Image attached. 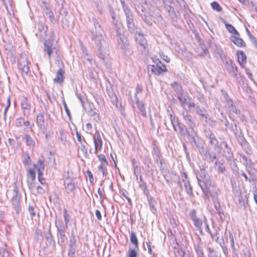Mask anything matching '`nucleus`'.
Listing matches in <instances>:
<instances>
[{"mask_svg":"<svg viewBox=\"0 0 257 257\" xmlns=\"http://www.w3.org/2000/svg\"><path fill=\"white\" fill-rule=\"evenodd\" d=\"M152 60L154 64L151 65V71L155 75H160L167 72V68L161 61L156 56L152 58Z\"/></svg>","mask_w":257,"mask_h":257,"instance_id":"f257e3e1","label":"nucleus"},{"mask_svg":"<svg viewBox=\"0 0 257 257\" xmlns=\"http://www.w3.org/2000/svg\"><path fill=\"white\" fill-rule=\"evenodd\" d=\"M178 99L183 107H185L186 105H188L189 109L195 107V103L192 101L191 98L187 92L181 93L178 96Z\"/></svg>","mask_w":257,"mask_h":257,"instance_id":"f03ea898","label":"nucleus"},{"mask_svg":"<svg viewBox=\"0 0 257 257\" xmlns=\"http://www.w3.org/2000/svg\"><path fill=\"white\" fill-rule=\"evenodd\" d=\"M58 63L61 67L57 71L56 77L54 79V82L58 84L63 83L64 79L65 70L63 62L61 60H58Z\"/></svg>","mask_w":257,"mask_h":257,"instance_id":"7ed1b4c3","label":"nucleus"},{"mask_svg":"<svg viewBox=\"0 0 257 257\" xmlns=\"http://www.w3.org/2000/svg\"><path fill=\"white\" fill-rule=\"evenodd\" d=\"M18 67L22 72L27 75L29 71L30 68L28 59L26 57H21L18 61Z\"/></svg>","mask_w":257,"mask_h":257,"instance_id":"20e7f679","label":"nucleus"},{"mask_svg":"<svg viewBox=\"0 0 257 257\" xmlns=\"http://www.w3.org/2000/svg\"><path fill=\"white\" fill-rule=\"evenodd\" d=\"M237 57V62L240 66L244 68L247 62V57L245 53L241 50H238L236 52Z\"/></svg>","mask_w":257,"mask_h":257,"instance_id":"39448f33","label":"nucleus"},{"mask_svg":"<svg viewBox=\"0 0 257 257\" xmlns=\"http://www.w3.org/2000/svg\"><path fill=\"white\" fill-rule=\"evenodd\" d=\"M94 143L95 146L94 153L97 154L98 152L101 151L102 147V140L99 133L94 137Z\"/></svg>","mask_w":257,"mask_h":257,"instance_id":"423d86ee","label":"nucleus"},{"mask_svg":"<svg viewBox=\"0 0 257 257\" xmlns=\"http://www.w3.org/2000/svg\"><path fill=\"white\" fill-rule=\"evenodd\" d=\"M239 35H233L231 36L230 40L236 46L238 47H245L246 44L245 42L240 38Z\"/></svg>","mask_w":257,"mask_h":257,"instance_id":"0eeeda50","label":"nucleus"},{"mask_svg":"<svg viewBox=\"0 0 257 257\" xmlns=\"http://www.w3.org/2000/svg\"><path fill=\"white\" fill-rule=\"evenodd\" d=\"M30 125V122L25 120L23 117L17 118L15 120V125L17 127H21L23 126H29Z\"/></svg>","mask_w":257,"mask_h":257,"instance_id":"6e6552de","label":"nucleus"},{"mask_svg":"<svg viewBox=\"0 0 257 257\" xmlns=\"http://www.w3.org/2000/svg\"><path fill=\"white\" fill-rule=\"evenodd\" d=\"M223 22L225 26L226 30L231 34L233 35H239V33L235 29V28L231 24L227 23L225 21Z\"/></svg>","mask_w":257,"mask_h":257,"instance_id":"1a4fd4ad","label":"nucleus"},{"mask_svg":"<svg viewBox=\"0 0 257 257\" xmlns=\"http://www.w3.org/2000/svg\"><path fill=\"white\" fill-rule=\"evenodd\" d=\"M36 122L38 126L40 127H44L45 121L44 114L43 113H40L37 114L36 117Z\"/></svg>","mask_w":257,"mask_h":257,"instance_id":"9d476101","label":"nucleus"},{"mask_svg":"<svg viewBox=\"0 0 257 257\" xmlns=\"http://www.w3.org/2000/svg\"><path fill=\"white\" fill-rule=\"evenodd\" d=\"M136 103L138 108L140 110L142 115L144 116H146V111L144 103L143 102L140 101L138 98L136 99Z\"/></svg>","mask_w":257,"mask_h":257,"instance_id":"9b49d317","label":"nucleus"},{"mask_svg":"<svg viewBox=\"0 0 257 257\" xmlns=\"http://www.w3.org/2000/svg\"><path fill=\"white\" fill-rule=\"evenodd\" d=\"M130 240L131 242L134 245L135 248L138 249H139V241L136 236V233L132 231L130 234Z\"/></svg>","mask_w":257,"mask_h":257,"instance_id":"f8f14e48","label":"nucleus"},{"mask_svg":"<svg viewBox=\"0 0 257 257\" xmlns=\"http://www.w3.org/2000/svg\"><path fill=\"white\" fill-rule=\"evenodd\" d=\"M44 51L47 52L48 55V58L50 59L51 57V54L53 53V48L52 44L47 43V41H45V42L44 43Z\"/></svg>","mask_w":257,"mask_h":257,"instance_id":"ddd939ff","label":"nucleus"},{"mask_svg":"<svg viewBox=\"0 0 257 257\" xmlns=\"http://www.w3.org/2000/svg\"><path fill=\"white\" fill-rule=\"evenodd\" d=\"M25 139L27 145L30 148L33 149L35 147V143L32 137L30 135L26 134L25 135Z\"/></svg>","mask_w":257,"mask_h":257,"instance_id":"4468645a","label":"nucleus"},{"mask_svg":"<svg viewBox=\"0 0 257 257\" xmlns=\"http://www.w3.org/2000/svg\"><path fill=\"white\" fill-rule=\"evenodd\" d=\"M194 222L195 226L197 227V228L199 230L201 234H202V221L200 219L198 218L196 216H194L192 218Z\"/></svg>","mask_w":257,"mask_h":257,"instance_id":"2eb2a0df","label":"nucleus"},{"mask_svg":"<svg viewBox=\"0 0 257 257\" xmlns=\"http://www.w3.org/2000/svg\"><path fill=\"white\" fill-rule=\"evenodd\" d=\"M184 187L185 188V190L187 194L190 196H193V193L192 187L191 186L190 183L189 181H184Z\"/></svg>","mask_w":257,"mask_h":257,"instance_id":"dca6fc26","label":"nucleus"},{"mask_svg":"<svg viewBox=\"0 0 257 257\" xmlns=\"http://www.w3.org/2000/svg\"><path fill=\"white\" fill-rule=\"evenodd\" d=\"M87 144H81L80 151L82 153L83 155L85 158H88L89 155L87 151V148L86 147Z\"/></svg>","mask_w":257,"mask_h":257,"instance_id":"f3484780","label":"nucleus"},{"mask_svg":"<svg viewBox=\"0 0 257 257\" xmlns=\"http://www.w3.org/2000/svg\"><path fill=\"white\" fill-rule=\"evenodd\" d=\"M106 166L105 164H100L98 167V170L102 172L103 177L106 176L108 174Z\"/></svg>","mask_w":257,"mask_h":257,"instance_id":"a211bd4d","label":"nucleus"},{"mask_svg":"<svg viewBox=\"0 0 257 257\" xmlns=\"http://www.w3.org/2000/svg\"><path fill=\"white\" fill-rule=\"evenodd\" d=\"M27 176L30 178L31 180L33 181L36 178V172L35 168L29 169L27 172Z\"/></svg>","mask_w":257,"mask_h":257,"instance_id":"6ab92c4d","label":"nucleus"},{"mask_svg":"<svg viewBox=\"0 0 257 257\" xmlns=\"http://www.w3.org/2000/svg\"><path fill=\"white\" fill-rule=\"evenodd\" d=\"M211 6L213 10L220 12L222 11V8L220 5L216 2H213L211 3Z\"/></svg>","mask_w":257,"mask_h":257,"instance_id":"aec40b11","label":"nucleus"},{"mask_svg":"<svg viewBox=\"0 0 257 257\" xmlns=\"http://www.w3.org/2000/svg\"><path fill=\"white\" fill-rule=\"evenodd\" d=\"M97 158L100 162V164H105L106 166L109 165L108 162L104 154H101L97 155Z\"/></svg>","mask_w":257,"mask_h":257,"instance_id":"412c9836","label":"nucleus"},{"mask_svg":"<svg viewBox=\"0 0 257 257\" xmlns=\"http://www.w3.org/2000/svg\"><path fill=\"white\" fill-rule=\"evenodd\" d=\"M75 185L74 183H68L65 187L66 191L67 193H69L72 192L75 189Z\"/></svg>","mask_w":257,"mask_h":257,"instance_id":"4be33fe9","label":"nucleus"},{"mask_svg":"<svg viewBox=\"0 0 257 257\" xmlns=\"http://www.w3.org/2000/svg\"><path fill=\"white\" fill-rule=\"evenodd\" d=\"M76 136L77 140L80 144V145L83 144H86L85 139L83 137H82L81 135L77 131L76 132Z\"/></svg>","mask_w":257,"mask_h":257,"instance_id":"5701e85b","label":"nucleus"},{"mask_svg":"<svg viewBox=\"0 0 257 257\" xmlns=\"http://www.w3.org/2000/svg\"><path fill=\"white\" fill-rule=\"evenodd\" d=\"M38 180H39V182L42 185L45 184L46 180H45V178L43 177V174H42V171H40V169H38Z\"/></svg>","mask_w":257,"mask_h":257,"instance_id":"b1692460","label":"nucleus"},{"mask_svg":"<svg viewBox=\"0 0 257 257\" xmlns=\"http://www.w3.org/2000/svg\"><path fill=\"white\" fill-rule=\"evenodd\" d=\"M31 162V159L30 158V156L28 155V154H26L24 155V160L23 161V164L25 165H27L29 164Z\"/></svg>","mask_w":257,"mask_h":257,"instance_id":"393cba45","label":"nucleus"},{"mask_svg":"<svg viewBox=\"0 0 257 257\" xmlns=\"http://www.w3.org/2000/svg\"><path fill=\"white\" fill-rule=\"evenodd\" d=\"M28 210L32 218L36 216V213L35 210V208L33 206H29L28 207Z\"/></svg>","mask_w":257,"mask_h":257,"instance_id":"a878e982","label":"nucleus"},{"mask_svg":"<svg viewBox=\"0 0 257 257\" xmlns=\"http://www.w3.org/2000/svg\"><path fill=\"white\" fill-rule=\"evenodd\" d=\"M86 174H87V175L88 176L89 182L91 183H93L94 182V179L93 176L91 172L88 170L86 171Z\"/></svg>","mask_w":257,"mask_h":257,"instance_id":"bb28decb","label":"nucleus"},{"mask_svg":"<svg viewBox=\"0 0 257 257\" xmlns=\"http://www.w3.org/2000/svg\"><path fill=\"white\" fill-rule=\"evenodd\" d=\"M37 163L40 167L39 169L40 171H41V170H44L45 168L44 161L42 159H39Z\"/></svg>","mask_w":257,"mask_h":257,"instance_id":"cd10ccee","label":"nucleus"},{"mask_svg":"<svg viewBox=\"0 0 257 257\" xmlns=\"http://www.w3.org/2000/svg\"><path fill=\"white\" fill-rule=\"evenodd\" d=\"M204 111H205V109H202L199 108V107H197V113H198L199 115H200L202 117H204L205 118H207V116H206V115L205 114H204Z\"/></svg>","mask_w":257,"mask_h":257,"instance_id":"c85d7f7f","label":"nucleus"},{"mask_svg":"<svg viewBox=\"0 0 257 257\" xmlns=\"http://www.w3.org/2000/svg\"><path fill=\"white\" fill-rule=\"evenodd\" d=\"M171 121L173 126H174L175 124H179L178 118L175 116L173 117L172 115H171Z\"/></svg>","mask_w":257,"mask_h":257,"instance_id":"c756f323","label":"nucleus"},{"mask_svg":"<svg viewBox=\"0 0 257 257\" xmlns=\"http://www.w3.org/2000/svg\"><path fill=\"white\" fill-rule=\"evenodd\" d=\"M196 253L197 254V257H205L202 249L198 248L196 249Z\"/></svg>","mask_w":257,"mask_h":257,"instance_id":"7c9ffc66","label":"nucleus"},{"mask_svg":"<svg viewBox=\"0 0 257 257\" xmlns=\"http://www.w3.org/2000/svg\"><path fill=\"white\" fill-rule=\"evenodd\" d=\"M184 118L185 119V120L187 121L188 122L193 123L192 116L190 114H186L185 115H184Z\"/></svg>","mask_w":257,"mask_h":257,"instance_id":"2f4dec72","label":"nucleus"},{"mask_svg":"<svg viewBox=\"0 0 257 257\" xmlns=\"http://www.w3.org/2000/svg\"><path fill=\"white\" fill-rule=\"evenodd\" d=\"M63 212H64V219H65V221L67 222L69 221L68 217H69V215L68 214L66 208L64 209Z\"/></svg>","mask_w":257,"mask_h":257,"instance_id":"473e14b6","label":"nucleus"},{"mask_svg":"<svg viewBox=\"0 0 257 257\" xmlns=\"http://www.w3.org/2000/svg\"><path fill=\"white\" fill-rule=\"evenodd\" d=\"M44 190L43 189V188L40 186H37V193L38 194H44Z\"/></svg>","mask_w":257,"mask_h":257,"instance_id":"72a5a7b5","label":"nucleus"},{"mask_svg":"<svg viewBox=\"0 0 257 257\" xmlns=\"http://www.w3.org/2000/svg\"><path fill=\"white\" fill-rule=\"evenodd\" d=\"M95 215L98 220H101L102 219L101 212L99 210H96L95 211Z\"/></svg>","mask_w":257,"mask_h":257,"instance_id":"f704fd0d","label":"nucleus"},{"mask_svg":"<svg viewBox=\"0 0 257 257\" xmlns=\"http://www.w3.org/2000/svg\"><path fill=\"white\" fill-rule=\"evenodd\" d=\"M10 104H11L10 98V97H9L8 98V104H7V105L6 107L5 108V111H4V115L5 116H6L7 112L8 111V109L9 107L10 106Z\"/></svg>","mask_w":257,"mask_h":257,"instance_id":"c9c22d12","label":"nucleus"},{"mask_svg":"<svg viewBox=\"0 0 257 257\" xmlns=\"http://www.w3.org/2000/svg\"><path fill=\"white\" fill-rule=\"evenodd\" d=\"M225 171V167L221 164L220 166L218 168V171L219 172L223 173Z\"/></svg>","mask_w":257,"mask_h":257,"instance_id":"e433bc0d","label":"nucleus"},{"mask_svg":"<svg viewBox=\"0 0 257 257\" xmlns=\"http://www.w3.org/2000/svg\"><path fill=\"white\" fill-rule=\"evenodd\" d=\"M207 250L208 251V255H213L214 254V253H216L214 249L211 248V247H208L207 248Z\"/></svg>","mask_w":257,"mask_h":257,"instance_id":"4c0bfd02","label":"nucleus"},{"mask_svg":"<svg viewBox=\"0 0 257 257\" xmlns=\"http://www.w3.org/2000/svg\"><path fill=\"white\" fill-rule=\"evenodd\" d=\"M163 59L167 63L170 62V58L168 56L164 55Z\"/></svg>","mask_w":257,"mask_h":257,"instance_id":"58836bf2","label":"nucleus"},{"mask_svg":"<svg viewBox=\"0 0 257 257\" xmlns=\"http://www.w3.org/2000/svg\"><path fill=\"white\" fill-rule=\"evenodd\" d=\"M206 231L210 234L212 237H213V235L212 234V232L209 228V225L207 224L206 225Z\"/></svg>","mask_w":257,"mask_h":257,"instance_id":"ea45409f","label":"nucleus"},{"mask_svg":"<svg viewBox=\"0 0 257 257\" xmlns=\"http://www.w3.org/2000/svg\"><path fill=\"white\" fill-rule=\"evenodd\" d=\"M75 252V248H71L69 251L68 255H73V254H74Z\"/></svg>","mask_w":257,"mask_h":257,"instance_id":"a19ab883","label":"nucleus"},{"mask_svg":"<svg viewBox=\"0 0 257 257\" xmlns=\"http://www.w3.org/2000/svg\"><path fill=\"white\" fill-rule=\"evenodd\" d=\"M208 257H221V255L217 253H214L213 255H209Z\"/></svg>","mask_w":257,"mask_h":257,"instance_id":"79ce46f5","label":"nucleus"},{"mask_svg":"<svg viewBox=\"0 0 257 257\" xmlns=\"http://www.w3.org/2000/svg\"><path fill=\"white\" fill-rule=\"evenodd\" d=\"M148 252L150 254L152 253V249L151 248V245L148 244Z\"/></svg>","mask_w":257,"mask_h":257,"instance_id":"37998d69","label":"nucleus"},{"mask_svg":"<svg viewBox=\"0 0 257 257\" xmlns=\"http://www.w3.org/2000/svg\"><path fill=\"white\" fill-rule=\"evenodd\" d=\"M142 46H143L144 48H146L147 44L146 41H145L143 43L140 44Z\"/></svg>","mask_w":257,"mask_h":257,"instance_id":"c03bdc74","label":"nucleus"},{"mask_svg":"<svg viewBox=\"0 0 257 257\" xmlns=\"http://www.w3.org/2000/svg\"><path fill=\"white\" fill-rule=\"evenodd\" d=\"M126 200H127L128 202V204L130 205H132V200L130 198H126Z\"/></svg>","mask_w":257,"mask_h":257,"instance_id":"a18cd8bd","label":"nucleus"},{"mask_svg":"<svg viewBox=\"0 0 257 257\" xmlns=\"http://www.w3.org/2000/svg\"><path fill=\"white\" fill-rule=\"evenodd\" d=\"M35 233H37V234H40V235L41 236H42V233H41V230H39V229H37V230H36Z\"/></svg>","mask_w":257,"mask_h":257,"instance_id":"49530a36","label":"nucleus"},{"mask_svg":"<svg viewBox=\"0 0 257 257\" xmlns=\"http://www.w3.org/2000/svg\"><path fill=\"white\" fill-rule=\"evenodd\" d=\"M141 91H142L141 89L139 87V86H138V89H137V93L140 92H141Z\"/></svg>","mask_w":257,"mask_h":257,"instance_id":"de8ad7c7","label":"nucleus"},{"mask_svg":"<svg viewBox=\"0 0 257 257\" xmlns=\"http://www.w3.org/2000/svg\"><path fill=\"white\" fill-rule=\"evenodd\" d=\"M182 175L184 176V178H185V179H187V175L186 173H182Z\"/></svg>","mask_w":257,"mask_h":257,"instance_id":"09e8293b","label":"nucleus"},{"mask_svg":"<svg viewBox=\"0 0 257 257\" xmlns=\"http://www.w3.org/2000/svg\"><path fill=\"white\" fill-rule=\"evenodd\" d=\"M123 195L124 196V197L126 199V198H128V197L125 195V194L124 193H123Z\"/></svg>","mask_w":257,"mask_h":257,"instance_id":"8fccbe9b","label":"nucleus"},{"mask_svg":"<svg viewBox=\"0 0 257 257\" xmlns=\"http://www.w3.org/2000/svg\"><path fill=\"white\" fill-rule=\"evenodd\" d=\"M73 244H74V245L75 244L76 241H75V240L74 239H73Z\"/></svg>","mask_w":257,"mask_h":257,"instance_id":"3c124183","label":"nucleus"},{"mask_svg":"<svg viewBox=\"0 0 257 257\" xmlns=\"http://www.w3.org/2000/svg\"><path fill=\"white\" fill-rule=\"evenodd\" d=\"M243 176H244V178H245L246 179H247V177L246 175H244Z\"/></svg>","mask_w":257,"mask_h":257,"instance_id":"603ef678","label":"nucleus"},{"mask_svg":"<svg viewBox=\"0 0 257 257\" xmlns=\"http://www.w3.org/2000/svg\"><path fill=\"white\" fill-rule=\"evenodd\" d=\"M98 193L100 195H101V194L100 193V191H99V189H98Z\"/></svg>","mask_w":257,"mask_h":257,"instance_id":"864d4df0","label":"nucleus"},{"mask_svg":"<svg viewBox=\"0 0 257 257\" xmlns=\"http://www.w3.org/2000/svg\"><path fill=\"white\" fill-rule=\"evenodd\" d=\"M239 2L243 3L244 0H238Z\"/></svg>","mask_w":257,"mask_h":257,"instance_id":"5fc2aeb1","label":"nucleus"},{"mask_svg":"<svg viewBox=\"0 0 257 257\" xmlns=\"http://www.w3.org/2000/svg\"><path fill=\"white\" fill-rule=\"evenodd\" d=\"M60 134H61L62 135H63V132H60Z\"/></svg>","mask_w":257,"mask_h":257,"instance_id":"6e6d98bb","label":"nucleus"},{"mask_svg":"<svg viewBox=\"0 0 257 257\" xmlns=\"http://www.w3.org/2000/svg\"><path fill=\"white\" fill-rule=\"evenodd\" d=\"M231 237L233 238V236H232V235L231 236ZM232 241L233 242V240H232Z\"/></svg>","mask_w":257,"mask_h":257,"instance_id":"4d7b16f0","label":"nucleus"}]
</instances>
